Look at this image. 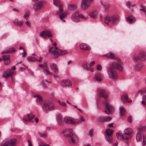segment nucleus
I'll return each instance as SVG.
<instances>
[{"instance_id": "a18cd8bd", "label": "nucleus", "mask_w": 146, "mask_h": 146, "mask_svg": "<svg viewBox=\"0 0 146 146\" xmlns=\"http://www.w3.org/2000/svg\"><path fill=\"white\" fill-rule=\"evenodd\" d=\"M57 120L58 123L60 124H61L62 123V120L60 117H58L57 119Z\"/></svg>"}, {"instance_id": "052dcab7", "label": "nucleus", "mask_w": 146, "mask_h": 146, "mask_svg": "<svg viewBox=\"0 0 146 146\" xmlns=\"http://www.w3.org/2000/svg\"><path fill=\"white\" fill-rule=\"evenodd\" d=\"M40 136L43 137H46V134L45 133L40 134Z\"/></svg>"}, {"instance_id": "ea45409f", "label": "nucleus", "mask_w": 146, "mask_h": 146, "mask_svg": "<svg viewBox=\"0 0 146 146\" xmlns=\"http://www.w3.org/2000/svg\"><path fill=\"white\" fill-rule=\"evenodd\" d=\"M27 59L29 62H34L36 60V59L32 57H28Z\"/></svg>"}, {"instance_id": "bf43d9fd", "label": "nucleus", "mask_w": 146, "mask_h": 146, "mask_svg": "<svg viewBox=\"0 0 146 146\" xmlns=\"http://www.w3.org/2000/svg\"><path fill=\"white\" fill-rule=\"evenodd\" d=\"M126 5L128 7L130 8L131 6V3L130 2H127L126 3Z\"/></svg>"}, {"instance_id": "393cba45", "label": "nucleus", "mask_w": 146, "mask_h": 146, "mask_svg": "<svg viewBox=\"0 0 146 146\" xmlns=\"http://www.w3.org/2000/svg\"><path fill=\"white\" fill-rule=\"evenodd\" d=\"M44 68L43 70V72L45 74H48L50 75H53L52 72L48 71V66H46L44 67Z\"/></svg>"}, {"instance_id": "a878e982", "label": "nucleus", "mask_w": 146, "mask_h": 146, "mask_svg": "<svg viewBox=\"0 0 146 146\" xmlns=\"http://www.w3.org/2000/svg\"><path fill=\"white\" fill-rule=\"evenodd\" d=\"M119 109L120 115L121 117L125 116V114L126 111L124 108L123 107H121L119 108Z\"/></svg>"}, {"instance_id": "aec40b11", "label": "nucleus", "mask_w": 146, "mask_h": 146, "mask_svg": "<svg viewBox=\"0 0 146 146\" xmlns=\"http://www.w3.org/2000/svg\"><path fill=\"white\" fill-rule=\"evenodd\" d=\"M61 84L63 87H67L71 85V81L69 80H62L61 82Z\"/></svg>"}, {"instance_id": "f8f14e48", "label": "nucleus", "mask_w": 146, "mask_h": 146, "mask_svg": "<svg viewBox=\"0 0 146 146\" xmlns=\"http://www.w3.org/2000/svg\"><path fill=\"white\" fill-rule=\"evenodd\" d=\"M145 128L144 127H141L138 129V132L136 136V139L137 141H139L141 138V133L144 131Z\"/></svg>"}, {"instance_id": "58836bf2", "label": "nucleus", "mask_w": 146, "mask_h": 146, "mask_svg": "<svg viewBox=\"0 0 146 146\" xmlns=\"http://www.w3.org/2000/svg\"><path fill=\"white\" fill-rule=\"evenodd\" d=\"M97 121L99 122H102L104 121V117H100L97 119Z\"/></svg>"}, {"instance_id": "49530a36", "label": "nucleus", "mask_w": 146, "mask_h": 146, "mask_svg": "<svg viewBox=\"0 0 146 146\" xmlns=\"http://www.w3.org/2000/svg\"><path fill=\"white\" fill-rule=\"evenodd\" d=\"M58 102L59 105L62 106H66V104L65 103L63 102H61L60 101L58 100Z\"/></svg>"}, {"instance_id": "a211bd4d", "label": "nucleus", "mask_w": 146, "mask_h": 146, "mask_svg": "<svg viewBox=\"0 0 146 146\" xmlns=\"http://www.w3.org/2000/svg\"><path fill=\"white\" fill-rule=\"evenodd\" d=\"M62 12L63 11H62L60 12L59 11H57L55 14V15L59 16L61 20L66 18L67 16V14L66 13L64 12L62 13Z\"/></svg>"}, {"instance_id": "f03ea898", "label": "nucleus", "mask_w": 146, "mask_h": 146, "mask_svg": "<svg viewBox=\"0 0 146 146\" xmlns=\"http://www.w3.org/2000/svg\"><path fill=\"white\" fill-rule=\"evenodd\" d=\"M133 59L135 61L139 60L144 61L146 60V52L145 51H140L137 54H135L133 57Z\"/></svg>"}, {"instance_id": "473e14b6", "label": "nucleus", "mask_w": 146, "mask_h": 146, "mask_svg": "<svg viewBox=\"0 0 146 146\" xmlns=\"http://www.w3.org/2000/svg\"><path fill=\"white\" fill-rule=\"evenodd\" d=\"M121 98L122 100L126 102L128 99V96L127 94H123L121 96Z\"/></svg>"}, {"instance_id": "f3484780", "label": "nucleus", "mask_w": 146, "mask_h": 146, "mask_svg": "<svg viewBox=\"0 0 146 146\" xmlns=\"http://www.w3.org/2000/svg\"><path fill=\"white\" fill-rule=\"evenodd\" d=\"M64 122L68 124H76V122L71 118L68 117H66L64 119Z\"/></svg>"}, {"instance_id": "864d4df0", "label": "nucleus", "mask_w": 146, "mask_h": 146, "mask_svg": "<svg viewBox=\"0 0 146 146\" xmlns=\"http://www.w3.org/2000/svg\"><path fill=\"white\" fill-rule=\"evenodd\" d=\"M105 119L104 121H109L111 119V118L109 117H106L104 118Z\"/></svg>"}, {"instance_id": "7ed1b4c3", "label": "nucleus", "mask_w": 146, "mask_h": 146, "mask_svg": "<svg viewBox=\"0 0 146 146\" xmlns=\"http://www.w3.org/2000/svg\"><path fill=\"white\" fill-rule=\"evenodd\" d=\"M110 67L121 72L123 70V64L120 60H117L113 62Z\"/></svg>"}, {"instance_id": "bb28decb", "label": "nucleus", "mask_w": 146, "mask_h": 146, "mask_svg": "<svg viewBox=\"0 0 146 146\" xmlns=\"http://www.w3.org/2000/svg\"><path fill=\"white\" fill-rule=\"evenodd\" d=\"M23 21H19L18 19H15L13 21V23L16 25L21 27L22 26L23 24Z\"/></svg>"}, {"instance_id": "37998d69", "label": "nucleus", "mask_w": 146, "mask_h": 146, "mask_svg": "<svg viewBox=\"0 0 146 146\" xmlns=\"http://www.w3.org/2000/svg\"><path fill=\"white\" fill-rule=\"evenodd\" d=\"M50 67L52 70H54L57 68L56 65L54 63H52L50 65Z\"/></svg>"}, {"instance_id": "e433bc0d", "label": "nucleus", "mask_w": 146, "mask_h": 146, "mask_svg": "<svg viewBox=\"0 0 146 146\" xmlns=\"http://www.w3.org/2000/svg\"><path fill=\"white\" fill-rule=\"evenodd\" d=\"M106 139L109 143H111L113 141V139L111 136H106Z\"/></svg>"}, {"instance_id": "5fc2aeb1", "label": "nucleus", "mask_w": 146, "mask_h": 146, "mask_svg": "<svg viewBox=\"0 0 146 146\" xmlns=\"http://www.w3.org/2000/svg\"><path fill=\"white\" fill-rule=\"evenodd\" d=\"M4 64L5 65H7L9 64L10 62V59H9L8 60H7L6 61H4Z\"/></svg>"}, {"instance_id": "338daca9", "label": "nucleus", "mask_w": 146, "mask_h": 146, "mask_svg": "<svg viewBox=\"0 0 146 146\" xmlns=\"http://www.w3.org/2000/svg\"><path fill=\"white\" fill-rule=\"evenodd\" d=\"M143 100L146 101V94L144 95L142 97Z\"/></svg>"}, {"instance_id": "ddd939ff", "label": "nucleus", "mask_w": 146, "mask_h": 146, "mask_svg": "<svg viewBox=\"0 0 146 146\" xmlns=\"http://www.w3.org/2000/svg\"><path fill=\"white\" fill-rule=\"evenodd\" d=\"M63 133L65 137H70L73 134V131L71 128H67L63 131Z\"/></svg>"}, {"instance_id": "e2e57ef3", "label": "nucleus", "mask_w": 146, "mask_h": 146, "mask_svg": "<svg viewBox=\"0 0 146 146\" xmlns=\"http://www.w3.org/2000/svg\"><path fill=\"white\" fill-rule=\"evenodd\" d=\"M104 7L106 9H108V7L109 6V5L108 4H105L104 5Z\"/></svg>"}, {"instance_id": "6ab92c4d", "label": "nucleus", "mask_w": 146, "mask_h": 146, "mask_svg": "<svg viewBox=\"0 0 146 146\" xmlns=\"http://www.w3.org/2000/svg\"><path fill=\"white\" fill-rule=\"evenodd\" d=\"M105 103H106V109L108 111L109 113H111L114 112V110L112 106L109 104L106 101H105Z\"/></svg>"}, {"instance_id": "1a4fd4ad", "label": "nucleus", "mask_w": 146, "mask_h": 146, "mask_svg": "<svg viewBox=\"0 0 146 146\" xmlns=\"http://www.w3.org/2000/svg\"><path fill=\"white\" fill-rule=\"evenodd\" d=\"M40 36L44 38L52 37L51 32L48 30H45L40 32Z\"/></svg>"}, {"instance_id": "412c9836", "label": "nucleus", "mask_w": 146, "mask_h": 146, "mask_svg": "<svg viewBox=\"0 0 146 146\" xmlns=\"http://www.w3.org/2000/svg\"><path fill=\"white\" fill-rule=\"evenodd\" d=\"M70 139L69 140V142L72 144L76 143L78 141V138L77 136L74 134L70 137Z\"/></svg>"}, {"instance_id": "9d476101", "label": "nucleus", "mask_w": 146, "mask_h": 146, "mask_svg": "<svg viewBox=\"0 0 146 146\" xmlns=\"http://www.w3.org/2000/svg\"><path fill=\"white\" fill-rule=\"evenodd\" d=\"M79 18H84V17L82 15H79L78 12H76L73 13L71 19L74 22H78L79 21Z\"/></svg>"}, {"instance_id": "3c124183", "label": "nucleus", "mask_w": 146, "mask_h": 146, "mask_svg": "<svg viewBox=\"0 0 146 146\" xmlns=\"http://www.w3.org/2000/svg\"><path fill=\"white\" fill-rule=\"evenodd\" d=\"M39 146H50L48 145L44 142H41L39 143Z\"/></svg>"}, {"instance_id": "69168bd1", "label": "nucleus", "mask_w": 146, "mask_h": 146, "mask_svg": "<svg viewBox=\"0 0 146 146\" xmlns=\"http://www.w3.org/2000/svg\"><path fill=\"white\" fill-rule=\"evenodd\" d=\"M128 121L129 122H132L131 118V116H129L128 117Z\"/></svg>"}, {"instance_id": "774afa93", "label": "nucleus", "mask_w": 146, "mask_h": 146, "mask_svg": "<svg viewBox=\"0 0 146 146\" xmlns=\"http://www.w3.org/2000/svg\"><path fill=\"white\" fill-rule=\"evenodd\" d=\"M28 142L29 144V146H32L31 142L30 140H28Z\"/></svg>"}, {"instance_id": "603ef678", "label": "nucleus", "mask_w": 146, "mask_h": 146, "mask_svg": "<svg viewBox=\"0 0 146 146\" xmlns=\"http://www.w3.org/2000/svg\"><path fill=\"white\" fill-rule=\"evenodd\" d=\"M146 144V136H143V145H145Z\"/></svg>"}, {"instance_id": "4be33fe9", "label": "nucleus", "mask_w": 146, "mask_h": 146, "mask_svg": "<svg viewBox=\"0 0 146 146\" xmlns=\"http://www.w3.org/2000/svg\"><path fill=\"white\" fill-rule=\"evenodd\" d=\"M35 117V115L32 113H31L28 114L27 115L25 116L23 119V121L24 122L25 121H30L32 119L34 118Z\"/></svg>"}, {"instance_id": "2eb2a0df", "label": "nucleus", "mask_w": 146, "mask_h": 146, "mask_svg": "<svg viewBox=\"0 0 146 146\" xmlns=\"http://www.w3.org/2000/svg\"><path fill=\"white\" fill-rule=\"evenodd\" d=\"M97 91L98 95L100 97H102L105 99L107 98L108 97V95L106 93L104 90L98 89Z\"/></svg>"}, {"instance_id": "2f4dec72", "label": "nucleus", "mask_w": 146, "mask_h": 146, "mask_svg": "<svg viewBox=\"0 0 146 146\" xmlns=\"http://www.w3.org/2000/svg\"><path fill=\"white\" fill-rule=\"evenodd\" d=\"M34 97L35 98L36 101L38 102H40L42 101L41 97L38 95H35L34 96Z\"/></svg>"}, {"instance_id": "4d7b16f0", "label": "nucleus", "mask_w": 146, "mask_h": 146, "mask_svg": "<svg viewBox=\"0 0 146 146\" xmlns=\"http://www.w3.org/2000/svg\"><path fill=\"white\" fill-rule=\"evenodd\" d=\"M92 132L93 130L92 129H91L90 130L89 133V135L90 136H92L93 135Z\"/></svg>"}, {"instance_id": "680f3d73", "label": "nucleus", "mask_w": 146, "mask_h": 146, "mask_svg": "<svg viewBox=\"0 0 146 146\" xmlns=\"http://www.w3.org/2000/svg\"><path fill=\"white\" fill-rule=\"evenodd\" d=\"M54 70V72L55 74H57L58 72V69L57 68H55V69Z\"/></svg>"}, {"instance_id": "a19ab883", "label": "nucleus", "mask_w": 146, "mask_h": 146, "mask_svg": "<svg viewBox=\"0 0 146 146\" xmlns=\"http://www.w3.org/2000/svg\"><path fill=\"white\" fill-rule=\"evenodd\" d=\"M68 7L69 9L72 10L76 8V5H69Z\"/></svg>"}, {"instance_id": "6e6d98bb", "label": "nucleus", "mask_w": 146, "mask_h": 146, "mask_svg": "<svg viewBox=\"0 0 146 146\" xmlns=\"http://www.w3.org/2000/svg\"><path fill=\"white\" fill-rule=\"evenodd\" d=\"M25 23L27 26L31 27V23L29 21H27L25 22Z\"/></svg>"}, {"instance_id": "79ce46f5", "label": "nucleus", "mask_w": 146, "mask_h": 146, "mask_svg": "<svg viewBox=\"0 0 146 146\" xmlns=\"http://www.w3.org/2000/svg\"><path fill=\"white\" fill-rule=\"evenodd\" d=\"M84 119L83 118V117L81 116L80 118L79 119L78 121H75L76 122V123H78V124L81 123L82 122L84 121Z\"/></svg>"}, {"instance_id": "0eeeda50", "label": "nucleus", "mask_w": 146, "mask_h": 146, "mask_svg": "<svg viewBox=\"0 0 146 146\" xmlns=\"http://www.w3.org/2000/svg\"><path fill=\"white\" fill-rule=\"evenodd\" d=\"M42 108L45 111L52 110L54 109V107L52 104L48 102H44L42 106Z\"/></svg>"}, {"instance_id": "c756f323", "label": "nucleus", "mask_w": 146, "mask_h": 146, "mask_svg": "<svg viewBox=\"0 0 146 146\" xmlns=\"http://www.w3.org/2000/svg\"><path fill=\"white\" fill-rule=\"evenodd\" d=\"M3 76L4 78H7L9 77V76H10L11 78V79L12 81H13L14 80L13 78V77H11V75H10V73H9L7 72H5L3 73Z\"/></svg>"}, {"instance_id": "c85d7f7f", "label": "nucleus", "mask_w": 146, "mask_h": 146, "mask_svg": "<svg viewBox=\"0 0 146 146\" xmlns=\"http://www.w3.org/2000/svg\"><path fill=\"white\" fill-rule=\"evenodd\" d=\"M95 78L96 80L98 81H100L102 80V76L100 73H97L95 74Z\"/></svg>"}, {"instance_id": "39448f33", "label": "nucleus", "mask_w": 146, "mask_h": 146, "mask_svg": "<svg viewBox=\"0 0 146 146\" xmlns=\"http://www.w3.org/2000/svg\"><path fill=\"white\" fill-rule=\"evenodd\" d=\"M133 133L132 129L128 127L125 128L122 135V138L123 139L127 140L131 138L132 136V134Z\"/></svg>"}, {"instance_id": "13d9d810", "label": "nucleus", "mask_w": 146, "mask_h": 146, "mask_svg": "<svg viewBox=\"0 0 146 146\" xmlns=\"http://www.w3.org/2000/svg\"><path fill=\"white\" fill-rule=\"evenodd\" d=\"M9 50H5L1 52V54H9Z\"/></svg>"}, {"instance_id": "6e6552de", "label": "nucleus", "mask_w": 146, "mask_h": 146, "mask_svg": "<svg viewBox=\"0 0 146 146\" xmlns=\"http://www.w3.org/2000/svg\"><path fill=\"white\" fill-rule=\"evenodd\" d=\"M43 6L42 1H39L35 3L33 6L34 10L35 11H40Z\"/></svg>"}, {"instance_id": "f257e3e1", "label": "nucleus", "mask_w": 146, "mask_h": 146, "mask_svg": "<svg viewBox=\"0 0 146 146\" xmlns=\"http://www.w3.org/2000/svg\"><path fill=\"white\" fill-rule=\"evenodd\" d=\"M49 52L54 56V57L57 58L59 55H64L67 53L66 50H58V48L56 47L55 48H52L49 50Z\"/></svg>"}, {"instance_id": "0e129e2a", "label": "nucleus", "mask_w": 146, "mask_h": 146, "mask_svg": "<svg viewBox=\"0 0 146 146\" xmlns=\"http://www.w3.org/2000/svg\"><path fill=\"white\" fill-rule=\"evenodd\" d=\"M140 10L141 11H143L146 13V9H145L144 7L143 8V9H140Z\"/></svg>"}, {"instance_id": "4468645a", "label": "nucleus", "mask_w": 146, "mask_h": 146, "mask_svg": "<svg viewBox=\"0 0 146 146\" xmlns=\"http://www.w3.org/2000/svg\"><path fill=\"white\" fill-rule=\"evenodd\" d=\"M53 3L55 5L58 7L59 11L60 12L63 11V9L62 8L63 5L59 0H53Z\"/></svg>"}, {"instance_id": "dca6fc26", "label": "nucleus", "mask_w": 146, "mask_h": 146, "mask_svg": "<svg viewBox=\"0 0 146 146\" xmlns=\"http://www.w3.org/2000/svg\"><path fill=\"white\" fill-rule=\"evenodd\" d=\"M17 144V141L15 139L10 140L2 146H15Z\"/></svg>"}, {"instance_id": "7c9ffc66", "label": "nucleus", "mask_w": 146, "mask_h": 146, "mask_svg": "<svg viewBox=\"0 0 146 146\" xmlns=\"http://www.w3.org/2000/svg\"><path fill=\"white\" fill-rule=\"evenodd\" d=\"M135 20V18L133 16H130L128 17L126 19V21L130 23H134Z\"/></svg>"}, {"instance_id": "c9c22d12", "label": "nucleus", "mask_w": 146, "mask_h": 146, "mask_svg": "<svg viewBox=\"0 0 146 146\" xmlns=\"http://www.w3.org/2000/svg\"><path fill=\"white\" fill-rule=\"evenodd\" d=\"M143 66V64H138L135 66V69L136 70H139L142 68Z\"/></svg>"}, {"instance_id": "5701e85b", "label": "nucleus", "mask_w": 146, "mask_h": 146, "mask_svg": "<svg viewBox=\"0 0 146 146\" xmlns=\"http://www.w3.org/2000/svg\"><path fill=\"white\" fill-rule=\"evenodd\" d=\"M79 46L80 48L82 49L88 50H91L90 47L88 45L85 44H81Z\"/></svg>"}, {"instance_id": "8fccbe9b", "label": "nucleus", "mask_w": 146, "mask_h": 146, "mask_svg": "<svg viewBox=\"0 0 146 146\" xmlns=\"http://www.w3.org/2000/svg\"><path fill=\"white\" fill-rule=\"evenodd\" d=\"M8 50L9 53L14 52L15 51V50L13 48H10Z\"/></svg>"}, {"instance_id": "4c0bfd02", "label": "nucleus", "mask_w": 146, "mask_h": 146, "mask_svg": "<svg viewBox=\"0 0 146 146\" xmlns=\"http://www.w3.org/2000/svg\"><path fill=\"white\" fill-rule=\"evenodd\" d=\"M2 58L4 61L10 59V56L9 55H3L2 56Z\"/></svg>"}, {"instance_id": "cd10ccee", "label": "nucleus", "mask_w": 146, "mask_h": 146, "mask_svg": "<svg viewBox=\"0 0 146 146\" xmlns=\"http://www.w3.org/2000/svg\"><path fill=\"white\" fill-rule=\"evenodd\" d=\"M98 15V12L96 11L91 12L89 15L90 17L93 19L96 18Z\"/></svg>"}, {"instance_id": "de8ad7c7", "label": "nucleus", "mask_w": 146, "mask_h": 146, "mask_svg": "<svg viewBox=\"0 0 146 146\" xmlns=\"http://www.w3.org/2000/svg\"><path fill=\"white\" fill-rule=\"evenodd\" d=\"M122 135L120 133H117L116 134L117 137L119 140L121 139V138H122Z\"/></svg>"}, {"instance_id": "09e8293b", "label": "nucleus", "mask_w": 146, "mask_h": 146, "mask_svg": "<svg viewBox=\"0 0 146 146\" xmlns=\"http://www.w3.org/2000/svg\"><path fill=\"white\" fill-rule=\"evenodd\" d=\"M97 69L99 71H101L102 69V67L100 65H98L96 66Z\"/></svg>"}, {"instance_id": "423d86ee", "label": "nucleus", "mask_w": 146, "mask_h": 146, "mask_svg": "<svg viewBox=\"0 0 146 146\" xmlns=\"http://www.w3.org/2000/svg\"><path fill=\"white\" fill-rule=\"evenodd\" d=\"M104 19L105 23L108 25L110 23L115 24L117 23L118 17L116 16L110 17L107 16L105 17Z\"/></svg>"}, {"instance_id": "c03bdc74", "label": "nucleus", "mask_w": 146, "mask_h": 146, "mask_svg": "<svg viewBox=\"0 0 146 146\" xmlns=\"http://www.w3.org/2000/svg\"><path fill=\"white\" fill-rule=\"evenodd\" d=\"M29 15H30L29 12H27L25 14V15H24V17L26 20H27L28 17L29 16Z\"/></svg>"}, {"instance_id": "9b49d317", "label": "nucleus", "mask_w": 146, "mask_h": 146, "mask_svg": "<svg viewBox=\"0 0 146 146\" xmlns=\"http://www.w3.org/2000/svg\"><path fill=\"white\" fill-rule=\"evenodd\" d=\"M92 1L90 0H82V8L84 9H86L90 6L91 2Z\"/></svg>"}, {"instance_id": "72a5a7b5", "label": "nucleus", "mask_w": 146, "mask_h": 146, "mask_svg": "<svg viewBox=\"0 0 146 146\" xmlns=\"http://www.w3.org/2000/svg\"><path fill=\"white\" fill-rule=\"evenodd\" d=\"M104 56L111 58H113L115 57L114 54L111 52L108 53L105 55Z\"/></svg>"}, {"instance_id": "f704fd0d", "label": "nucleus", "mask_w": 146, "mask_h": 146, "mask_svg": "<svg viewBox=\"0 0 146 146\" xmlns=\"http://www.w3.org/2000/svg\"><path fill=\"white\" fill-rule=\"evenodd\" d=\"M113 131L110 129H108L106 131V132L108 136H111L113 133Z\"/></svg>"}, {"instance_id": "20e7f679", "label": "nucleus", "mask_w": 146, "mask_h": 146, "mask_svg": "<svg viewBox=\"0 0 146 146\" xmlns=\"http://www.w3.org/2000/svg\"><path fill=\"white\" fill-rule=\"evenodd\" d=\"M107 73L109 77L113 80H116L118 77V73L115 69L110 67L107 70Z\"/></svg>"}, {"instance_id": "b1692460", "label": "nucleus", "mask_w": 146, "mask_h": 146, "mask_svg": "<svg viewBox=\"0 0 146 146\" xmlns=\"http://www.w3.org/2000/svg\"><path fill=\"white\" fill-rule=\"evenodd\" d=\"M84 68L86 69L87 70L90 71L92 72H93V67L90 63H85L84 64Z\"/></svg>"}]
</instances>
